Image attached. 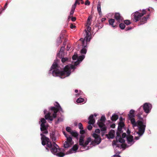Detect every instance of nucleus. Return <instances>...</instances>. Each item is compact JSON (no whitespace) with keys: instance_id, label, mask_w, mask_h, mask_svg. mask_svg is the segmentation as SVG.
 Instances as JSON below:
<instances>
[{"instance_id":"72a5a7b5","label":"nucleus","mask_w":157,"mask_h":157,"mask_svg":"<svg viewBox=\"0 0 157 157\" xmlns=\"http://www.w3.org/2000/svg\"><path fill=\"white\" fill-rule=\"evenodd\" d=\"M123 118L122 117H121L120 118V124H123Z\"/></svg>"},{"instance_id":"5701e85b","label":"nucleus","mask_w":157,"mask_h":157,"mask_svg":"<svg viewBox=\"0 0 157 157\" xmlns=\"http://www.w3.org/2000/svg\"><path fill=\"white\" fill-rule=\"evenodd\" d=\"M84 101V99L83 98H79L77 99L76 102L78 103H81L83 102Z\"/></svg>"},{"instance_id":"473e14b6","label":"nucleus","mask_w":157,"mask_h":157,"mask_svg":"<svg viewBox=\"0 0 157 157\" xmlns=\"http://www.w3.org/2000/svg\"><path fill=\"white\" fill-rule=\"evenodd\" d=\"M92 126L90 125H89L87 127V129L89 130H90L92 129Z\"/></svg>"},{"instance_id":"6ab92c4d","label":"nucleus","mask_w":157,"mask_h":157,"mask_svg":"<svg viewBox=\"0 0 157 157\" xmlns=\"http://www.w3.org/2000/svg\"><path fill=\"white\" fill-rule=\"evenodd\" d=\"M64 47H62L61 48L60 50L57 55V56H59L60 58H62L63 56H62V54L63 53V52L64 49Z\"/></svg>"},{"instance_id":"c756f323","label":"nucleus","mask_w":157,"mask_h":157,"mask_svg":"<svg viewBox=\"0 0 157 157\" xmlns=\"http://www.w3.org/2000/svg\"><path fill=\"white\" fill-rule=\"evenodd\" d=\"M90 4V2L88 0H86L85 3V4L86 5H89Z\"/></svg>"},{"instance_id":"5fc2aeb1","label":"nucleus","mask_w":157,"mask_h":157,"mask_svg":"<svg viewBox=\"0 0 157 157\" xmlns=\"http://www.w3.org/2000/svg\"><path fill=\"white\" fill-rule=\"evenodd\" d=\"M79 0H78V3H77V4H80V3L79 2V1H78Z\"/></svg>"},{"instance_id":"e433bc0d","label":"nucleus","mask_w":157,"mask_h":157,"mask_svg":"<svg viewBox=\"0 0 157 157\" xmlns=\"http://www.w3.org/2000/svg\"><path fill=\"white\" fill-rule=\"evenodd\" d=\"M90 27L88 26V31H87V30H85V32H86V31H87V32H89L90 33H91L90 32V31H88L89 30H90ZM90 34H91V33H90Z\"/></svg>"},{"instance_id":"aec40b11","label":"nucleus","mask_w":157,"mask_h":157,"mask_svg":"<svg viewBox=\"0 0 157 157\" xmlns=\"http://www.w3.org/2000/svg\"><path fill=\"white\" fill-rule=\"evenodd\" d=\"M118 118V116L116 114H114L111 117V119L112 121H116Z\"/></svg>"},{"instance_id":"f257e3e1","label":"nucleus","mask_w":157,"mask_h":157,"mask_svg":"<svg viewBox=\"0 0 157 157\" xmlns=\"http://www.w3.org/2000/svg\"><path fill=\"white\" fill-rule=\"evenodd\" d=\"M84 58V55L79 56L77 60L75 62L74 65L68 64L66 66L63 71H61V68L58 66L57 61L55 60L49 73H51L52 71V74L54 76H59L61 78H64L70 75L71 72L75 68V66L79 64Z\"/></svg>"},{"instance_id":"9b49d317","label":"nucleus","mask_w":157,"mask_h":157,"mask_svg":"<svg viewBox=\"0 0 157 157\" xmlns=\"http://www.w3.org/2000/svg\"><path fill=\"white\" fill-rule=\"evenodd\" d=\"M40 121L41 123L40 124V130L41 131L43 132V133L44 134H47L48 133V131L47 130L48 127V124L45 125L46 122V120L44 118L41 119Z\"/></svg>"},{"instance_id":"37998d69","label":"nucleus","mask_w":157,"mask_h":157,"mask_svg":"<svg viewBox=\"0 0 157 157\" xmlns=\"http://www.w3.org/2000/svg\"><path fill=\"white\" fill-rule=\"evenodd\" d=\"M75 7L73 5L72 7L71 10H75Z\"/></svg>"},{"instance_id":"c9c22d12","label":"nucleus","mask_w":157,"mask_h":157,"mask_svg":"<svg viewBox=\"0 0 157 157\" xmlns=\"http://www.w3.org/2000/svg\"><path fill=\"white\" fill-rule=\"evenodd\" d=\"M74 11H75L74 10H71L70 12V15H72L74 13Z\"/></svg>"},{"instance_id":"7c9ffc66","label":"nucleus","mask_w":157,"mask_h":157,"mask_svg":"<svg viewBox=\"0 0 157 157\" xmlns=\"http://www.w3.org/2000/svg\"><path fill=\"white\" fill-rule=\"evenodd\" d=\"M67 60V58H62V62L64 63Z\"/></svg>"},{"instance_id":"4c0bfd02","label":"nucleus","mask_w":157,"mask_h":157,"mask_svg":"<svg viewBox=\"0 0 157 157\" xmlns=\"http://www.w3.org/2000/svg\"><path fill=\"white\" fill-rule=\"evenodd\" d=\"M82 92L80 90H79V93L77 94L76 95V96L82 95Z\"/></svg>"},{"instance_id":"412c9836","label":"nucleus","mask_w":157,"mask_h":157,"mask_svg":"<svg viewBox=\"0 0 157 157\" xmlns=\"http://www.w3.org/2000/svg\"><path fill=\"white\" fill-rule=\"evenodd\" d=\"M97 10L98 12V13L100 15L101 14V3L100 2L98 3V4L97 6Z\"/></svg>"},{"instance_id":"f03ea898","label":"nucleus","mask_w":157,"mask_h":157,"mask_svg":"<svg viewBox=\"0 0 157 157\" xmlns=\"http://www.w3.org/2000/svg\"><path fill=\"white\" fill-rule=\"evenodd\" d=\"M141 107H140L137 111V112L138 113L137 116L138 118L140 119L137 122H136L134 118L135 116L134 114L135 111L134 110H131L129 114H128L129 119L130 120L133 127L134 128L135 127L137 126L139 129V131L136 132V134H138L139 136H136L135 137V139L136 140H139L140 137L142 136L144 134L146 127L145 124H144L143 122V118L141 117V115L143 113V112H140Z\"/></svg>"},{"instance_id":"13d9d810","label":"nucleus","mask_w":157,"mask_h":157,"mask_svg":"<svg viewBox=\"0 0 157 157\" xmlns=\"http://www.w3.org/2000/svg\"><path fill=\"white\" fill-rule=\"evenodd\" d=\"M147 10H148V11H150V9L149 8H148L147 9Z\"/></svg>"},{"instance_id":"09e8293b","label":"nucleus","mask_w":157,"mask_h":157,"mask_svg":"<svg viewBox=\"0 0 157 157\" xmlns=\"http://www.w3.org/2000/svg\"><path fill=\"white\" fill-rule=\"evenodd\" d=\"M115 126V124H113L111 126V127L112 128H114Z\"/></svg>"},{"instance_id":"4468645a","label":"nucleus","mask_w":157,"mask_h":157,"mask_svg":"<svg viewBox=\"0 0 157 157\" xmlns=\"http://www.w3.org/2000/svg\"><path fill=\"white\" fill-rule=\"evenodd\" d=\"M115 18L118 23H120L122 22V18L121 16L119 13H116L115 15Z\"/></svg>"},{"instance_id":"dca6fc26","label":"nucleus","mask_w":157,"mask_h":157,"mask_svg":"<svg viewBox=\"0 0 157 157\" xmlns=\"http://www.w3.org/2000/svg\"><path fill=\"white\" fill-rule=\"evenodd\" d=\"M115 132L114 130H111L109 133L106 135L107 137L109 139L113 138L114 137Z\"/></svg>"},{"instance_id":"052dcab7","label":"nucleus","mask_w":157,"mask_h":157,"mask_svg":"<svg viewBox=\"0 0 157 157\" xmlns=\"http://www.w3.org/2000/svg\"><path fill=\"white\" fill-rule=\"evenodd\" d=\"M46 149H48L47 148H46Z\"/></svg>"},{"instance_id":"8fccbe9b","label":"nucleus","mask_w":157,"mask_h":157,"mask_svg":"<svg viewBox=\"0 0 157 157\" xmlns=\"http://www.w3.org/2000/svg\"><path fill=\"white\" fill-rule=\"evenodd\" d=\"M70 48V47L68 46H67V50L68 51L69 50Z\"/></svg>"},{"instance_id":"de8ad7c7","label":"nucleus","mask_w":157,"mask_h":157,"mask_svg":"<svg viewBox=\"0 0 157 157\" xmlns=\"http://www.w3.org/2000/svg\"><path fill=\"white\" fill-rule=\"evenodd\" d=\"M78 1H81V3L82 4H83L84 3V2L82 0H79Z\"/></svg>"},{"instance_id":"6e6d98bb","label":"nucleus","mask_w":157,"mask_h":157,"mask_svg":"<svg viewBox=\"0 0 157 157\" xmlns=\"http://www.w3.org/2000/svg\"><path fill=\"white\" fill-rule=\"evenodd\" d=\"M52 140H55L56 139H55V138L54 137V138H52Z\"/></svg>"},{"instance_id":"603ef678","label":"nucleus","mask_w":157,"mask_h":157,"mask_svg":"<svg viewBox=\"0 0 157 157\" xmlns=\"http://www.w3.org/2000/svg\"><path fill=\"white\" fill-rule=\"evenodd\" d=\"M46 112H47V110H44V114H45Z\"/></svg>"},{"instance_id":"f704fd0d","label":"nucleus","mask_w":157,"mask_h":157,"mask_svg":"<svg viewBox=\"0 0 157 157\" xmlns=\"http://www.w3.org/2000/svg\"><path fill=\"white\" fill-rule=\"evenodd\" d=\"M70 27L71 29H73L74 28H75V26L73 25V24H71L70 25Z\"/></svg>"},{"instance_id":"1a4fd4ad","label":"nucleus","mask_w":157,"mask_h":157,"mask_svg":"<svg viewBox=\"0 0 157 157\" xmlns=\"http://www.w3.org/2000/svg\"><path fill=\"white\" fill-rule=\"evenodd\" d=\"M100 130L99 129L95 130L93 134V136L94 139V141L91 142V145L94 146L98 144L101 142V139L100 136Z\"/></svg>"},{"instance_id":"4be33fe9","label":"nucleus","mask_w":157,"mask_h":157,"mask_svg":"<svg viewBox=\"0 0 157 157\" xmlns=\"http://www.w3.org/2000/svg\"><path fill=\"white\" fill-rule=\"evenodd\" d=\"M73 136L77 138L78 136V133L75 131H72L70 133Z\"/></svg>"},{"instance_id":"bb28decb","label":"nucleus","mask_w":157,"mask_h":157,"mask_svg":"<svg viewBox=\"0 0 157 157\" xmlns=\"http://www.w3.org/2000/svg\"><path fill=\"white\" fill-rule=\"evenodd\" d=\"M124 23L126 25H129L131 22H130V21L129 20H126L124 21Z\"/></svg>"},{"instance_id":"39448f33","label":"nucleus","mask_w":157,"mask_h":157,"mask_svg":"<svg viewBox=\"0 0 157 157\" xmlns=\"http://www.w3.org/2000/svg\"><path fill=\"white\" fill-rule=\"evenodd\" d=\"M55 106L57 107H51V110L53 111V113L52 114L51 113L49 112L45 116V118L46 120L52 121L53 119L56 117V114L58 111L63 112V110L59 104L57 102H56L54 104Z\"/></svg>"},{"instance_id":"a18cd8bd","label":"nucleus","mask_w":157,"mask_h":157,"mask_svg":"<svg viewBox=\"0 0 157 157\" xmlns=\"http://www.w3.org/2000/svg\"><path fill=\"white\" fill-rule=\"evenodd\" d=\"M106 20V19L105 18H102L101 19L102 21H104Z\"/></svg>"},{"instance_id":"58836bf2","label":"nucleus","mask_w":157,"mask_h":157,"mask_svg":"<svg viewBox=\"0 0 157 157\" xmlns=\"http://www.w3.org/2000/svg\"><path fill=\"white\" fill-rule=\"evenodd\" d=\"M78 3V1L75 0V2L74 3V4L73 5L75 8L77 4Z\"/></svg>"},{"instance_id":"ea45409f","label":"nucleus","mask_w":157,"mask_h":157,"mask_svg":"<svg viewBox=\"0 0 157 157\" xmlns=\"http://www.w3.org/2000/svg\"><path fill=\"white\" fill-rule=\"evenodd\" d=\"M71 19L72 21H74L76 20V18L75 17H72Z\"/></svg>"},{"instance_id":"f8f14e48","label":"nucleus","mask_w":157,"mask_h":157,"mask_svg":"<svg viewBox=\"0 0 157 157\" xmlns=\"http://www.w3.org/2000/svg\"><path fill=\"white\" fill-rule=\"evenodd\" d=\"M105 117L104 116H102L101 119L99 120L98 122V124L99 126L101 128L102 131H105L106 130V128L104 124Z\"/></svg>"},{"instance_id":"c85d7f7f","label":"nucleus","mask_w":157,"mask_h":157,"mask_svg":"<svg viewBox=\"0 0 157 157\" xmlns=\"http://www.w3.org/2000/svg\"><path fill=\"white\" fill-rule=\"evenodd\" d=\"M120 153V152L117 153L116 154L112 156V157H121V156L119 155V154Z\"/></svg>"},{"instance_id":"2eb2a0df","label":"nucleus","mask_w":157,"mask_h":157,"mask_svg":"<svg viewBox=\"0 0 157 157\" xmlns=\"http://www.w3.org/2000/svg\"><path fill=\"white\" fill-rule=\"evenodd\" d=\"M78 145H74L72 149H71L68 152H67V154H69L75 152L78 149Z\"/></svg>"},{"instance_id":"49530a36","label":"nucleus","mask_w":157,"mask_h":157,"mask_svg":"<svg viewBox=\"0 0 157 157\" xmlns=\"http://www.w3.org/2000/svg\"><path fill=\"white\" fill-rule=\"evenodd\" d=\"M7 6V3H6L4 6V9H6V8Z\"/></svg>"},{"instance_id":"393cba45","label":"nucleus","mask_w":157,"mask_h":157,"mask_svg":"<svg viewBox=\"0 0 157 157\" xmlns=\"http://www.w3.org/2000/svg\"><path fill=\"white\" fill-rule=\"evenodd\" d=\"M120 27L122 29H123L125 27V25L124 24L121 23L119 25Z\"/></svg>"},{"instance_id":"a19ab883","label":"nucleus","mask_w":157,"mask_h":157,"mask_svg":"<svg viewBox=\"0 0 157 157\" xmlns=\"http://www.w3.org/2000/svg\"><path fill=\"white\" fill-rule=\"evenodd\" d=\"M62 120H63L61 118H59V119H58L57 122H58L59 121H62Z\"/></svg>"},{"instance_id":"20e7f679","label":"nucleus","mask_w":157,"mask_h":157,"mask_svg":"<svg viewBox=\"0 0 157 157\" xmlns=\"http://www.w3.org/2000/svg\"><path fill=\"white\" fill-rule=\"evenodd\" d=\"M40 136L42 144L44 146L46 145L50 149L52 153L59 157H63L65 155L62 152L63 151V149H58V146L55 143L53 142L52 144L49 138L45 136L42 133L40 134Z\"/></svg>"},{"instance_id":"3c124183","label":"nucleus","mask_w":157,"mask_h":157,"mask_svg":"<svg viewBox=\"0 0 157 157\" xmlns=\"http://www.w3.org/2000/svg\"><path fill=\"white\" fill-rule=\"evenodd\" d=\"M61 42H62V41H61V39H60H60H59V43H61Z\"/></svg>"},{"instance_id":"7ed1b4c3","label":"nucleus","mask_w":157,"mask_h":157,"mask_svg":"<svg viewBox=\"0 0 157 157\" xmlns=\"http://www.w3.org/2000/svg\"><path fill=\"white\" fill-rule=\"evenodd\" d=\"M126 134L125 133L122 134V138L118 136L116 137V141L114 140L113 142L112 145L113 147L117 150V149L125 148L130 146L133 144L134 142L133 140V137L131 135H128L127 136L128 145H127L124 143L125 140L124 139L126 136Z\"/></svg>"},{"instance_id":"f3484780","label":"nucleus","mask_w":157,"mask_h":157,"mask_svg":"<svg viewBox=\"0 0 157 157\" xmlns=\"http://www.w3.org/2000/svg\"><path fill=\"white\" fill-rule=\"evenodd\" d=\"M95 121V120L94 118V115H91L89 118L88 124H93Z\"/></svg>"},{"instance_id":"cd10ccee","label":"nucleus","mask_w":157,"mask_h":157,"mask_svg":"<svg viewBox=\"0 0 157 157\" xmlns=\"http://www.w3.org/2000/svg\"><path fill=\"white\" fill-rule=\"evenodd\" d=\"M78 126L80 130H82L83 129V128L82 125L81 123H80L78 124Z\"/></svg>"},{"instance_id":"4d7b16f0","label":"nucleus","mask_w":157,"mask_h":157,"mask_svg":"<svg viewBox=\"0 0 157 157\" xmlns=\"http://www.w3.org/2000/svg\"><path fill=\"white\" fill-rule=\"evenodd\" d=\"M94 116H95V117H96L97 116V114L96 113H95L94 114Z\"/></svg>"},{"instance_id":"bf43d9fd","label":"nucleus","mask_w":157,"mask_h":157,"mask_svg":"<svg viewBox=\"0 0 157 157\" xmlns=\"http://www.w3.org/2000/svg\"><path fill=\"white\" fill-rule=\"evenodd\" d=\"M127 133H128V134H129V132H128V131H127Z\"/></svg>"},{"instance_id":"ddd939ff","label":"nucleus","mask_w":157,"mask_h":157,"mask_svg":"<svg viewBox=\"0 0 157 157\" xmlns=\"http://www.w3.org/2000/svg\"><path fill=\"white\" fill-rule=\"evenodd\" d=\"M143 108L144 112L147 113H149L152 108V105L151 104L146 103L143 105Z\"/></svg>"},{"instance_id":"c03bdc74","label":"nucleus","mask_w":157,"mask_h":157,"mask_svg":"<svg viewBox=\"0 0 157 157\" xmlns=\"http://www.w3.org/2000/svg\"><path fill=\"white\" fill-rule=\"evenodd\" d=\"M91 18L90 17H89L87 19V21L88 22H89L91 19Z\"/></svg>"},{"instance_id":"79ce46f5","label":"nucleus","mask_w":157,"mask_h":157,"mask_svg":"<svg viewBox=\"0 0 157 157\" xmlns=\"http://www.w3.org/2000/svg\"><path fill=\"white\" fill-rule=\"evenodd\" d=\"M131 29H132V28L130 27H128L126 28V30H128Z\"/></svg>"},{"instance_id":"2f4dec72","label":"nucleus","mask_w":157,"mask_h":157,"mask_svg":"<svg viewBox=\"0 0 157 157\" xmlns=\"http://www.w3.org/2000/svg\"><path fill=\"white\" fill-rule=\"evenodd\" d=\"M119 126L118 127V128H119V127H120L121 128H122L124 125V124L123 123V124H120V123H119L118 124Z\"/></svg>"},{"instance_id":"b1692460","label":"nucleus","mask_w":157,"mask_h":157,"mask_svg":"<svg viewBox=\"0 0 157 157\" xmlns=\"http://www.w3.org/2000/svg\"><path fill=\"white\" fill-rule=\"evenodd\" d=\"M78 58V54L77 53L75 52L74 55L73 56L72 58L73 60H76Z\"/></svg>"},{"instance_id":"423d86ee","label":"nucleus","mask_w":157,"mask_h":157,"mask_svg":"<svg viewBox=\"0 0 157 157\" xmlns=\"http://www.w3.org/2000/svg\"><path fill=\"white\" fill-rule=\"evenodd\" d=\"M146 13V11L145 9H143L142 10V12L140 13L139 11L136 12L133 16H134V19L136 22L140 20L141 23L140 25H142L146 23L147 21V19L148 18L149 15L147 16V17H143L140 19L141 17H142Z\"/></svg>"},{"instance_id":"0eeeda50","label":"nucleus","mask_w":157,"mask_h":157,"mask_svg":"<svg viewBox=\"0 0 157 157\" xmlns=\"http://www.w3.org/2000/svg\"><path fill=\"white\" fill-rule=\"evenodd\" d=\"M80 133L82 135H81L79 140V144L81 146H82V147H83L84 149V150H87L89 149L91 147H90V148L88 147H87L86 146L91 141V138L90 137L88 138L87 140L84 142V136L83 135L85 133V131L84 130H80Z\"/></svg>"},{"instance_id":"a211bd4d","label":"nucleus","mask_w":157,"mask_h":157,"mask_svg":"<svg viewBox=\"0 0 157 157\" xmlns=\"http://www.w3.org/2000/svg\"><path fill=\"white\" fill-rule=\"evenodd\" d=\"M109 24L113 28H115L117 25L115 23V20L114 19H109Z\"/></svg>"},{"instance_id":"9d476101","label":"nucleus","mask_w":157,"mask_h":157,"mask_svg":"<svg viewBox=\"0 0 157 157\" xmlns=\"http://www.w3.org/2000/svg\"><path fill=\"white\" fill-rule=\"evenodd\" d=\"M63 133L67 138V141L65 142L63 144L64 147L68 148L73 144L74 142L72 140V138L70 136L68 137L65 132H63Z\"/></svg>"},{"instance_id":"864d4df0","label":"nucleus","mask_w":157,"mask_h":157,"mask_svg":"<svg viewBox=\"0 0 157 157\" xmlns=\"http://www.w3.org/2000/svg\"><path fill=\"white\" fill-rule=\"evenodd\" d=\"M78 91V90H75V92L76 93H77Z\"/></svg>"},{"instance_id":"a878e982","label":"nucleus","mask_w":157,"mask_h":157,"mask_svg":"<svg viewBox=\"0 0 157 157\" xmlns=\"http://www.w3.org/2000/svg\"><path fill=\"white\" fill-rule=\"evenodd\" d=\"M66 130L67 132H70V133H71V132L72 131L70 127H67L66 128Z\"/></svg>"},{"instance_id":"6e6552de","label":"nucleus","mask_w":157,"mask_h":157,"mask_svg":"<svg viewBox=\"0 0 157 157\" xmlns=\"http://www.w3.org/2000/svg\"><path fill=\"white\" fill-rule=\"evenodd\" d=\"M86 35L85 36L84 39L81 38L80 40L82 42L83 48L81 50L80 52L82 54H86L87 50L86 47L87 46V42H89L91 38V34L89 32L86 31Z\"/></svg>"}]
</instances>
